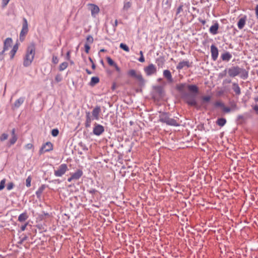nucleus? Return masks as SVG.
Listing matches in <instances>:
<instances>
[{
  "label": "nucleus",
  "instance_id": "1",
  "mask_svg": "<svg viewBox=\"0 0 258 258\" xmlns=\"http://www.w3.org/2000/svg\"><path fill=\"white\" fill-rule=\"evenodd\" d=\"M35 54V45L34 43L30 44L27 48L26 53L24 57L23 65L27 67L31 65Z\"/></svg>",
  "mask_w": 258,
  "mask_h": 258
},
{
  "label": "nucleus",
  "instance_id": "2",
  "mask_svg": "<svg viewBox=\"0 0 258 258\" xmlns=\"http://www.w3.org/2000/svg\"><path fill=\"white\" fill-rule=\"evenodd\" d=\"M159 121L160 122L165 123L167 125L177 126L179 123L177 121L172 118H170L168 113L165 112H160L159 114Z\"/></svg>",
  "mask_w": 258,
  "mask_h": 258
},
{
  "label": "nucleus",
  "instance_id": "3",
  "mask_svg": "<svg viewBox=\"0 0 258 258\" xmlns=\"http://www.w3.org/2000/svg\"><path fill=\"white\" fill-rule=\"evenodd\" d=\"M183 98L189 105L194 106L197 108H199L195 95L189 93H185L183 95Z\"/></svg>",
  "mask_w": 258,
  "mask_h": 258
},
{
  "label": "nucleus",
  "instance_id": "4",
  "mask_svg": "<svg viewBox=\"0 0 258 258\" xmlns=\"http://www.w3.org/2000/svg\"><path fill=\"white\" fill-rule=\"evenodd\" d=\"M68 170V167L66 164H62L58 166L56 170L54 171V175L56 177H61Z\"/></svg>",
  "mask_w": 258,
  "mask_h": 258
},
{
  "label": "nucleus",
  "instance_id": "5",
  "mask_svg": "<svg viewBox=\"0 0 258 258\" xmlns=\"http://www.w3.org/2000/svg\"><path fill=\"white\" fill-rule=\"evenodd\" d=\"M23 21L22 28L20 34V40L21 41L24 40L25 35L28 32V24L27 20L26 18H24Z\"/></svg>",
  "mask_w": 258,
  "mask_h": 258
},
{
  "label": "nucleus",
  "instance_id": "6",
  "mask_svg": "<svg viewBox=\"0 0 258 258\" xmlns=\"http://www.w3.org/2000/svg\"><path fill=\"white\" fill-rule=\"evenodd\" d=\"M144 70L146 74L148 76H152L153 74H156L157 72L156 67L153 63H151L147 67H145Z\"/></svg>",
  "mask_w": 258,
  "mask_h": 258
},
{
  "label": "nucleus",
  "instance_id": "7",
  "mask_svg": "<svg viewBox=\"0 0 258 258\" xmlns=\"http://www.w3.org/2000/svg\"><path fill=\"white\" fill-rule=\"evenodd\" d=\"M241 73V69L237 66L232 67L228 69V75L231 77H235Z\"/></svg>",
  "mask_w": 258,
  "mask_h": 258
},
{
  "label": "nucleus",
  "instance_id": "8",
  "mask_svg": "<svg viewBox=\"0 0 258 258\" xmlns=\"http://www.w3.org/2000/svg\"><path fill=\"white\" fill-rule=\"evenodd\" d=\"M53 150V145L50 142L43 144L39 150V154H42L45 152H49Z\"/></svg>",
  "mask_w": 258,
  "mask_h": 258
},
{
  "label": "nucleus",
  "instance_id": "9",
  "mask_svg": "<svg viewBox=\"0 0 258 258\" xmlns=\"http://www.w3.org/2000/svg\"><path fill=\"white\" fill-rule=\"evenodd\" d=\"M104 131V127L103 125L95 123L93 130V134L97 136L101 135Z\"/></svg>",
  "mask_w": 258,
  "mask_h": 258
},
{
  "label": "nucleus",
  "instance_id": "10",
  "mask_svg": "<svg viewBox=\"0 0 258 258\" xmlns=\"http://www.w3.org/2000/svg\"><path fill=\"white\" fill-rule=\"evenodd\" d=\"M128 74L133 77L135 78L136 79H137L139 81H140L141 83L144 82V79L142 77V75L139 72H137L134 70H131L128 71Z\"/></svg>",
  "mask_w": 258,
  "mask_h": 258
},
{
  "label": "nucleus",
  "instance_id": "11",
  "mask_svg": "<svg viewBox=\"0 0 258 258\" xmlns=\"http://www.w3.org/2000/svg\"><path fill=\"white\" fill-rule=\"evenodd\" d=\"M211 96L208 95L201 98V106L205 109H207L208 105L210 102Z\"/></svg>",
  "mask_w": 258,
  "mask_h": 258
},
{
  "label": "nucleus",
  "instance_id": "12",
  "mask_svg": "<svg viewBox=\"0 0 258 258\" xmlns=\"http://www.w3.org/2000/svg\"><path fill=\"white\" fill-rule=\"evenodd\" d=\"M88 6L89 9L91 11L92 16L95 17L99 12V7L97 5L92 4H89Z\"/></svg>",
  "mask_w": 258,
  "mask_h": 258
},
{
  "label": "nucleus",
  "instance_id": "13",
  "mask_svg": "<svg viewBox=\"0 0 258 258\" xmlns=\"http://www.w3.org/2000/svg\"><path fill=\"white\" fill-rule=\"evenodd\" d=\"M163 76L167 80L168 84H172L173 83L174 80L169 70H164L163 72Z\"/></svg>",
  "mask_w": 258,
  "mask_h": 258
},
{
  "label": "nucleus",
  "instance_id": "14",
  "mask_svg": "<svg viewBox=\"0 0 258 258\" xmlns=\"http://www.w3.org/2000/svg\"><path fill=\"white\" fill-rule=\"evenodd\" d=\"M211 52L212 59L215 61L218 58L219 51L218 48L214 44L211 46Z\"/></svg>",
  "mask_w": 258,
  "mask_h": 258
},
{
  "label": "nucleus",
  "instance_id": "15",
  "mask_svg": "<svg viewBox=\"0 0 258 258\" xmlns=\"http://www.w3.org/2000/svg\"><path fill=\"white\" fill-rule=\"evenodd\" d=\"M12 39L11 38H6L4 42V47L3 50L4 51H7L9 50L10 47L11 46L12 44Z\"/></svg>",
  "mask_w": 258,
  "mask_h": 258
},
{
  "label": "nucleus",
  "instance_id": "16",
  "mask_svg": "<svg viewBox=\"0 0 258 258\" xmlns=\"http://www.w3.org/2000/svg\"><path fill=\"white\" fill-rule=\"evenodd\" d=\"M219 27V25L217 22H216L213 25H212L209 29V32L213 34L216 35L218 33V30Z\"/></svg>",
  "mask_w": 258,
  "mask_h": 258
},
{
  "label": "nucleus",
  "instance_id": "17",
  "mask_svg": "<svg viewBox=\"0 0 258 258\" xmlns=\"http://www.w3.org/2000/svg\"><path fill=\"white\" fill-rule=\"evenodd\" d=\"M100 111H101V109L99 106H97L93 109L92 113V115L93 116L94 119H95L96 120H99V116Z\"/></svg>",
  "mask_w": 258,
  "mask_h": 258
},
{
  "label": "nucleus",
  "instance_id": "18",
  "mask_svg": "<svg viewBox=\"0 0 258 258\" xmlns=\"http://www.w3.org/2000/svg\"><path fill=\"white\" fill-rule=\"evenodd\" d=\"M83 171L81 169H78L77 171L71 174V176L74 178V180H78L82 175Z\"/></svg>",
  "mask_w": 258,
  "mask_h": 258
},
{
  "label": "nucleus",
  "instance_id": "19",
  "mask_svg": "<svg viewBox=\"0 0 258 258\" xmlns=\"http://www.w3.org/2000/svg\"><path fill=\"white\" fill-rule=\"evenodd\" d=\"M190 66L189 62L188 61H182L180 62L178 65L176 66V69L177 70H181L183 69L184 67H186L189 68Z\"/></svg>",
  "mask_w": 258,
  "mask_h": 258
},
{
  "label": "nucleus",
  "instance_id": "20",
  "mask_svg": "<svg viewBox=\"0 0 258 258\" xmlns=\"http://www.w3.org/2000/svg\"><path fill=\"white\" fill-rule=\"evenodd\" d=\"M246 21V16H244L239 20L237 23V26L239 29H242L244 27V25H245Z\"/></svg>",
  "mask_w": 258,
  "mask_h": 258
},
{
  "label": "nucleus",
  "instance_id": "21",
  "mask_svg": "<svg viewBox=\"0 0 258 258\" xmlns=\"http://www.w3.org/2000/svg\"><path fill=\"white\" fill-rule=\"evenodd\" d=\"M248 114L247 113H244V114H239L237 116V121L239 123H242L244 122Z\"/></svg>",
  "mask_w": 258,
  "mask_h": 258
},
{
  "label": "nucleus",
  "instance_id": "22",
  "mask_svg": "<svg viewBox=\"0 0 258 258\" xmlns=\"http://www.w3.org/2000/svg\"><path fill=\"white\" fill-rule=\"evenodd\" d=\"M232 90L235 93L236 95L239 96L241 94V90L238 85V84L236 83H232Z\"/></svg>",
  "mask_w": 258,
  "mask_h": 258
},
{
  "label": "nucleus",
  "instance_id": "23",
  "mask_svg": "<svg viewBox=\"0 0 258 258\" xmlns=\"http://www.w3.org/2000/svg\"><path fill=\"white\" fill-rule=\"evenodd\" d=\"M232 55L229 52H226L222 54L221 57L223 61H229L232 58Z\"/></svg>",
  "mask_w": 258,
  "mask_h": 258
},
{
  "label": "nucleus",
  "instance_id": "24",
  "mask_svg": "<svg viewBox=\"0 0 258 258\" xmlns=\"http://www.w3.org/2000/svg\"><path fill=\"white\" fill-rule=\"evenodd\" d=\"M18 47H19V45L18 43L15 44L13 46L12 49L10 52L11 59H13L14 58L16 53L17 52V51L18 49Z\"/></svg>",
  "mask_w": 258,
  "mask_h": 258
},
{
  "label": "nucleus",
  "instance_id": "25",
  "mask_svg": "<svg viewBox=\"0 0 258 258\" xmlns=\"http://www.w3.org/2000/svg\"><path fill=\"white\" fill-rule=\"evenodd\" d=\"M24 97H20L17 99L14 104V107L15 108H19L24 102Z\"/></svg>",
  "mask_w": 258,
  "mask_h": 258
},
{
  "label": "nucleus",
  "instance_id": "26",
  "mask_svg": "<svg viewBox=\"0 0 258 258\" xmlns=\"http://www.w3.org/2000/svg\"><path fill=\"white\" fill-rule=\"evenodd\" d=\"M28 218V215L26 212H24L21 214L19 217L18 220L20 222H23L26 221Z\"/></svg>",
  "mask_w": 258,
  "mask_h": 258
},
{
  "label": "nucleus",
  "instance_id": "27",
  "mask_svg": "<svg viewBox=\"0 0 258 258\" xmlns=\"http://www.w3.org/2000/svg\"><path fill=\"white\" fill-rule=\"evenodd\" d=\"M188 90L193 93H197L198 92V88L195 85H189L187 86Z\"/></svg>",
  "mask_w": 258,
  "mask_h": 258
},
{
  "label": "nucleus",
  "instance_id": "28",
  "mask_svg": "<svg viewBox=\"0 0 258 258\" xmlns=\"http://www.w3.org/2000/svg\"><path fill=\"white\" fill-rule=\"evenodd\" d=\"M99 82V79L97 77H93L91 79V81L90 82V85L91 86H94L95 85L97 84Z\"/></svg>",
  "mask_w": 258,
  "mask_h": 258
},
{
  "label": "nucleus",
  "instance_id": "29",
  "mask_svg": "<svg viewBox=\"0 0 258 258\" xmlns=\"http://www.w3.org/2000/svg\"><path fill=\"white\" fill-rule=\"evenodd\" d=\"M226 122V120L224 118H218L216 121L217 124L220 126H224Z\"/></svg>",
  "mask_w": 258,
  "mask_h": 258
},
{
  "label": "nucleus",
  "instance_id": "30",
  "mask_svg": "<svg viewBox=\"0 0 258 258\" xmlns=\"http://www.w3.org/2000/svg\"><path fill=\"white\" fill-rule=\"evenodd\" d=\"M132 3L130 2H124L122 10L127 11L131 7Z\"/></svg>",
  "mask_w": 258,
  "mask_h": 258
},
{
  "label": "nucleus",
  "instance_id": "31",
  "mask_svg": "<svg viewBox=\"0 0 258 258\" xmlns=\"http://www.w3.org/2000/svg\"><path fill=\"white\" fill-rule=\"evenodd\" d=\"M44 188H45L44 185H42L36 191L35 194H36V195L37 197V198H39L41 196V195L42 193Z\"/></svg>",
  "mask_w": 258,
  "mask_h": 258
},
{
  "label": "nucleus",
  "instance_id": "32",
  "mask_svg": "<svg viewBox=\"0 0 258 258\" xmlns=\"http://www.w3.org/2000/svg\"><path fill=\"white\" fill-rule=\"evenodd\" d=\"M68 66V63L67 62H63L60 64L59 66V70L62 71L64 70Z\"/></svg>",
  "mask_w": 258,
  "mask_h": 258
},
{
  "label": "nucleus",
  "instance_id": "33",
  "mask_svg": "<svg viewBox=\"0 0 258 258\" xmlns=\"http://www.w3.org/2000/svg\"><path fill=\"white\" fill-rule=\"evenodd\" d=\"M241 78L244 80L247 79L248 77V72L245 71V70L241 69Z\"/></svg>",
  "mask_w": 258,
  "mask_h": 258
},
{
  "label": "nucleus",
  "instance_id": "34",
  "mask_svg": "<svg viewBox=\"0 0 258 258\" xmlns=\"http://www.w3.org/2000/svg\"><path fill=\"white\" fill-rule=\"evenodd\" d=\"M119 47L126 52H129L130 51L129 47L125 44L121 43L120 44Z\"/></svg>",
  "mask_w": 258,
  "mask_h": 258
},
{
  "label": "nucleus",
  "instance_id": "35",
  "mask_svg": "<svg viewBox=\"0 0 258 258\" xmlns=\"http://www.w3.org/2000/svg\"><path fill=\"white\" fill-rule=\"evenodd\" d=\"M106 59H107L108 63L110 66L114 67L116 64V63L114 62V61L110 57H107L106 58Z\"/></svg>",
  "mask_w": 258,
  "mask_h": 258
},
{
  "label": "nucleus",
  "instance_id": "36",
  "mask_svg": "<svg viewBox=\"0 0 258 258\" xmlns=\"http://www.w3.org/2000/svg\"><path fill=\"white\" fill-rule=\"evenodd\" d=\"M93 119V118H89L86 119L85 126L86 127H90L91 126V123Z\"/></svg>",
  "mask_w": 258,
  "mask_h": 258
},
{
  "label": "nucleus",
  "instance_id": "37",
  "mask_svg": "<svg viewBox=\"0 0 258 258\" xmlns=\"http://www.w3.org/2000/svg\"><path fill=\"white\" fill-rule=\"evenodd\" d=\"M6 179H2L0 182V190L3 189L5 187Z\"/></svg>",
  "mask_w": 258,
  "mask_h": 258
},
{
  "label": "nucleus",
  "instance_id": "38",
  "mask_svg": "<svg viewBox=\"0 0 258 258\" xmlns=\"http://www.w3.org/2000/svg\"><path fill=\"white\" fill-rule=\"evenodd\" d=\"M31 177L30 176L27 178L26 180V185L27 187H29L31 186Z\"/></svg>",
  "mask_w": 258,
  "mask_h": 258
},
{
  "label": "nucleus",
  "instance_id": "39",
  "mask_svg": "<svg viewBox=\"0 0 258 258\" xmlns=\"http://www.w3.org/2000/svg\"><path fill=\"white\" fill-rule=\"evenodd\" d=\"M59 61L58 58L57 56L53 55L52 58V62L54 64H57Z\"/></svg>",
  "mask_w": 258,
  "mask_h": 258
},
{
  "label": "nucleus",
  "instance_id": "40",
  "mask_svg": "<svg viewBox=\"0 0 258 258\" xmlns=\"http://www.w3.org/2000/svg\"><path fill=\"white\" fill-rule=\"evenodd\" d=\"M59 134V131L58 129L54 128L51 131V135L53 137H56Z\"/></svg>",
  "mask_w": 258,
  "mask_h": 258
},
{
  "label": "nucleus",
  "instance_id": "41",
  "mask_svg": "<svg viewBox=\"0 0 258 258\" xmlns=\"http://www.w3.org/2000/svg\"><path fill=\"white\" fill-rule=\"evenodd\" d=\"M140 57L138 59V60L141 62H143L145 61V58L143 55V52L142 51H140Z\"/></svg>",
  "mask_w": 258,
  "mask_h": 258
},
{
  "label": "nucleus",
  "instance_id": "42",
  "mask_svg": "<svg viewBox=\"0 0 258 258\" xmlns=\"http://www.w3.org/2000/svg\"><path fill=\"white\" fill-rule=\"evenodd\" d=\"M8 138V135L5 133L3 134L0 137V140L1 141H4L7 140Z\"/></svg>",
  "mask_w": 258,
  "mask_h": 258
},
{
  "label": "nucleus",
  "instance_id": "43",
  "mask_svg": "<svg viewBox=\"0 0 258 258\" xmlns=\"http://www.w3.org/2000/svg\"><path fill=\"white\" fill-rule=\"evenodd\" d=\"M17 140V138L16 136H12V138L10 140V143L11 145L14 144Z\"/></svg>",
  "mask_w": 258,
  "mask_h": 258
},
{
  "label": "nucleus",
  "instance_id": "44",
  "mask_svg": "<svg viewBox=\"0 0 258 258\" xmlns=\"http://www.w3.org/2000/svg\"><path fill=\"white\" fill-rule=\"evenodd\" d=\"M11 0H2V7L5 8Z\"/></svg>",
  "mask_w": 258,
  "mask_h": 258
},
{
  "label": "nucleus",
  "instance_id": "45",
  "mask_svg": "<svg viewBox=\"0 0 258 258\" xmlns=\"http://www.w3.org/2000/svg\"><path fill=\"white\" fill-rule=\"evenodd\" d=\"M224 103H222V102L221 101H217L215 103H214V105L216 106V107H224Z\"/></svg>",
  "mask_w": 258,
  "mask_h": 258
},
{
  "label": "nucleus",
  "instance_id": "46",
  "mask_svg": "<svg viewBox=\"0 0 258 258\" xmlns=\"http://www.w3.org/2000/svg\"><path fill=\"white\" fill-rule=\"evenodd\" d=\"M14 184L13 182H9L7 186V189L8 190H10L13 188Z\"/></svg>",
  "mask_w": 258,
  "mask_h": 258
},
{
  "label": "nucleus",
  "instance_id": "47",
  "mask_svg": "<svg viewBox=\"0 0 258 258\" xmlns=\"http://www.w3.org/2000/svg\"><path fill=\"white\" fill-rule=\"evenodd\" d=\"M55 80L57 82H59L62 80V77L60 74H57L55 78Z\"/></svg>",
  "mask_w": 258,
  "mask_h": 258
},
{
  "label": "nucleus",
  "instance_id": "48",
  "mask_svg": "<svg viewBox=\"0 0 258 258\" xmlns=\"http://www.w3.org/2000/svg\"><path fill=\"white\" fill-rule=\"evenodd\" d=\"M183 5H180L177 9L176 15H178L181 11H183Z\"/></svg>",
  "mask_w": 258,
  "mask_h": 258
},
{
  "label": "nucleus",
  "instance_id": "49",
  "mask_svg": "<svg viewBox=\"0 0 258 258\" xmlns=\"http://www.w3.org/2000/svg\"><path fill=\"white\" fill-rule=\"evenodd\" d=\"M185 86V85L184 84H180L177 87V89L179 91H182L183 90L184 87Z\"/></svg>",
  "mask_w": 258,
  "mask_h": 258
},
{
  "label": "nucleus",
  "instance_id": "50",
  "mask_svg": "<svg viewBox=\"0 0 258 258\" xmlns=\"http://www.w3.org/2000/svg\"><path fill=\"white\" fill-rule=\"evenodd\" d=\"M84 47H85V52L87 53H89V50L90 49V47L89 45L87 43H85Z\"/></svg>",
  "mask_w": 258,
  "mask_h": 258
},
{
  "label": "nucleus",
  "instance_id": "51",
  "mask_svg": "<svg viewBox=\"0 0 258 258\" xmlns=\"http://www.w3.org/2000/svg\"><path fill=\"white\" fill-rule=\"evenodd\" d=\"M5 52L4 50L0 52V60H2L4 59L5 57Z\"/></svg>",
  "mask_w": 258,
  "mask_h": 258
},
{
  "label": "nucleus",
  "instance_id": "52",
  "mask_svg": "<svg viewBox=\"0 0 258 258\" xmlns=\"http://www.w3.org/2000/svg\"><path fill=\"white\" fill-rule=\"evenodd\" d=\"M33 147V145L31 143H28L25 146V148L28 150L31 149Z\"/></svg>",
  "mask_w": 258,
  "mask_h": 258
},
{
  "label": "nucleus",
  "instance_id": "53",
  "mask_svg": "<svg viewBox=\"0 0 258 258\" xmlns=\"http://www.w3.org/2000/svg\"><path fill=\"white\" fill-rule=\"evenodd\" d=\"M87 40L90 43H92L93 42V38L91 35H89L87 37Z\"/></svg>",
  "mask_w": 258,
  "mask_h": 258
},
{
  "label": "nucleus",
  "instance_id": "54",
  "mask_svg": "<svg viewBox=\"0 0 258 258\" xmlns=\"http://www.w3.org/2000/svg\"><path fill=\"white\" fill-rule=\"evenodd\" d=\"M222 108H223V111L225 112H229L231 110V109L229 107H225L224 105V107H223Z\"/></svg>",
  "mask_w": 258,
  "mask_h": 258
},
{
  "label": "nucleus",
  "instance_id": "55",
  "mask_svg": "<svg viewBox=\"0 0 258 258\" xmlns=\"http://www.w3.org/2000/svg\"><path fill=\"white\" fill-rule=\"evenodd\" d=\"M28 224V223H26L24 225H22L21 227V231H23L25 230V229L26 228V227L27 226Z\"/></svg>",
  "mask_w": 258,
  "mask_h": 258
},
{
  "label": "nucleus",
  "instance_id": "56",
  "mask_svg": "<svg viewBox=\"0 0 258 258\" xmlns=\"http://www.w3.org/2000/svg\"><path fill=\"white\" fill-rule=\"evenodd\" d=\"M253 109L258 114V105H255L253 106Z\"/></svg>",
  "mask_w": 258,
  "mask_h": 258
},
{
  "label": "nucleus",
  "instance_id": "57",
  "mask_svg": "<svg viewBox=\"0 0 258 258\" xmlns=\"http://www.w3.org/2000/svg\"><path fill=\"white\" fill-rule=\"evenodd\" d=\"M66 59L67 60H70V51H68L66 55Z\"/></svg>",
  "mask_w": 258,
  "mask_h": 258
},
{
  "label": "nucleus",
  "instance_id": "58",
  "mask_svg": "<svg viewBox=\"0 0 258 258\" xmlns=\"http://www.w3.org/2000/svg\"><path fill=\"white\" fill-rule=\"evenodd\" d=\"M86 119L92 118L89 112H87L86 114Z\"/></svg>",
  "mask_w": 258,
  "mask_h": 258
},
{
  "label": "nucleus",
  "instance_id": "59",
  "mask_svg": "<svg viewBox=\"0 0 258 258\" xmlns=\"http://www.w3.org/2000/svg\"><path fill=\"white\" fill-rule=\"evenodd\" d=\"M114 68L116 70V71L118 72H120V68L117 66V65L116 64L114 66Z\"/></svg>",
  "mask_w": 258,
  "mask_h": 258
},
{
  "label": "nucleus",
  "instance_id": "60",
  "mask_svg": "<svg viewBox=\"0 0 258 258\" xmlns=\"http://www.w3.org/2000/svg\"><path fill=\"white\" fill-rule=\"evenodd\" d=\"M117 24H118L117 20H115V22H114V24L113 25L114 29H115V27L117 26Z\"/></svg>",
  "mask_w": 258,
  "mask_h": 258
},
{
  "label": "nucleus",
  "instance_id": "61",
  "mask_svg": "<svg viewBox=\"0 0 258 258\" xmlns=\"http://www.w3.org/2000/svg\"><path fill=\"white\" fill-rule=\"evenodd\" d=\"M255 15H256V16L257 17H258V5H256V6L255 7Z\"/></svg>",
  "mask_w": 258,
  "mask_h": 258
},
{
  "label": "nucleus",
  "instance_id": "62",
  "mask_svg": "<svg viewBox=\"0 0 258 258\" xmlns=\"http://www.w3.org/2000/svg\"><path fill=\"white\" fill-rule=\"evenodd\" d=\"M12 136H16L15 135V130L13 128L12 131Z\"/></svg>",
  "mask_w": 258,
  "mask_h": 258
},
{
  "label": "nucleus",
  "instance_id": "63",
  "mask_svg": "<svg viewBox=\"0 0 258 258\" xmlns=\"http://www.w3.org/2000/svg\"><path fill=\"white\" fill-rule=\"evenodd\" d=\"M73 180H74V178L72 177V176H71L70 177L68 178V181L69 182H71Z\"/></svg>",
  "mask_w": 258,
  "mask_h": 258
},
{
  "label": "nucleus",
  "instance_id": "64",
  "mask_svg": "<svg viewBox=\"0 0 258 258\" xmlns=\"http://www.w3.org/2000/svg\"><path fill=\"white\" fill-rule=\"evenodd\" d=\"M86 72L89 75H90L92 74V72L90 71H89L88 69H86Z\"/></svg>",
  "mask_w": 258,
  "mask_h": 258
}]
</instances>
